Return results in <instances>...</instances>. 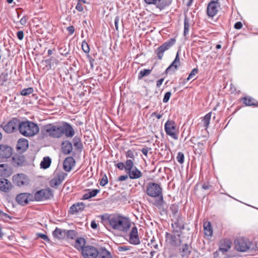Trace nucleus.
Here are the masks:
<instances>
[{
	"instance_id": "1",
	"label": "nucleus",
	"mask_w": 258,
	"mask_h": 258,
	"mask_svg": "<svg viewBox=\"0 0 258 258\" xmlns=\"http://www.w3.org/2000/svg\"><path fill=\"white\" fill-rule=\"evenodd\" d=\"M108 222L113 229L120 231H126L131 226L129 219L120 215L110 216Z\"/></svg>"
},
{
	"instance_id": "2",
	"label": "nucleus",
	"mask_w": 258,
	"mask_h": 258,
	"mask_svg": "<svg viewBox=\"0 0 258 258\" xmlns=\"http://www.w3.org/2000/svg\"><path fill=\"white\" fill-rule=\"evenodd\" d=\"M39 131L38 125L29 120L21 121L19 132L26 137H31L37 135Z\"/></svg>"
},
{
	"instance_id": "3",
	"label": "nucleus",
	"mask_w": 258,
	"mask_h": 258,
	"mask_svg": "<svg viewBox=\"0 0 258 258\" xmlns=\"http://www.w3.org/2000/svg\"><path fill=\"white\" fill-rule=\"evenodd\" d=\"M61 125L54 123H49L43 125L41 128V134L44 137L52 138H60L61 137Z\"/></svg>"
},
{
	"instance_id": "4",
	"label": "nucleus",
	"mask_w": 258,
	"mask_h": 258,
	"mask_svg": "<svg viewBox=\"0 0 258 258\" xmlns=\"http://www.w3.org/2000/svg\"><path fill=\"white\" fill-rule=\"evenodd\" d=\"M146 194L152 198H158L163 200L162 188L158 183L152 182L148 183L146 186Z\"/></svg>"
},
{
	"instance_id": "5",
	"label": "nucleus",
	"mask_w": 258,
	"mask_h": 258,
	"mask_svg": "<svg viewBox=\"0 0 258 258\" xmlns=\"http://www.w3.org/2000/svg\"><path fill=\"white\" fill-rule=\"evenodd\" d=\"M235 247L237 250L245 252L248 250H258V247L255 246L254 248V245L248 240L243 238H239L235 240Z\"/></svg>"
},
{
	"instance_id": "6",
	"label": "nucleus",
	"mask_w": 258,
	"mask_h": 258,
	"mask_svg": "<svg viewBox=\"0 0 258 258\" xmlns=\"http://www.w3.org/2000/svg\"><path fill=\"white\" fill-rule=\"evenodd\" d=\"M164 128L167 135L174 140L178 139L177 130L174 121L170 119L168 120L165 123Z\"/></svg>"
},
{
	"instance_id": "7",
	"label": "nucleus",
	"mask_w": 258,
	"mask_h": 258,
	"mask_svg": "<svg viewBox=\"0 0 258 258\" xmlns=\"http://www.w3.org/2000/svg\"><path fill=\"white\" fill-rule=\"evenodd\" d=\"M21 121L16 118H13L6 125L3 126V130L7 133H12L19 131Z\"/></svg>"
},
{
	"instance_id": "8",
	"label": "nucleus",
	"mask_w": 258,
	"mask_h": 258,
	"mask_svg": "<svg viewBox=\"0 0 258 258\" xmlns=\"http://www.w3.org/2000/svg\"><path fill=\"white\" fill-rule=\"evenodd\" d=\"M175 42L176 40L175 38H171L169 40L164 42L157 48L156 50V53L159 59H162L164 52L172 46L175 44Z\"/></svg>"
},
{
	"instance_id": "9",
	"label": "nucleus",
	"mask_w": 258,
	"mask_h": 258,
	"mask_svg": "<svg viewBox=\"0 0 258 258\" xmlns=\"http://www.w3.org/2000/svg\"><path fill=\"white\" fill-rule=\"evenodd\" d=\"M53 197L52 190L49 188H45L37 191L34 196V199L37 201H41L49 199Z\"/></svg>"
},
{
	"instance_id": "10",
	"label": "nucleus",
	"mask_w": 258,
	"mask_h": 258,
	"mask_svg": "<svg viewBox=\"0 0 258 258\" xmlns=\"http://www.w3.org/2000/svg\"><path fill=\"white\" fill-rule=\"evenodd\" d=\"M84 258H96L98 255V250L94 246L86 245L81 252Z\"/></svg>"
},
{
	"instance_id": "11",
	"label": "nucleus",
	"mask_w": 258,
	"mask_h": 258,
	"mask_svg": "<svg viewBox=\"0 0 258 258\" xmlns=\"http://www.w3.org/2000/svg\"><path fill=\"white\" fill-rule=\"evenodd\" d=\"M181 232H175L172 230V233L166 234V238L168 242L173 246H176L181 242L180 236Z\"/></svg>"
},
{
	"instance_id": "12",
	"label": "nucleus",
	"mask_w": 258,
	"mask_h": 258,
	"mask_svg": "<svg viewBox=\"0 0 258 258\" xmlns=\"http://www.w3.org/2000/svg\"><path fill=\"white\" fill-rule=\"evenodd\" d=\"M13 180L14 183L19 186L27 185L29 183L28 177L23 173H19L14 175Z\"/></svg>"
},
{
	"instance_id": "13",
	"label": "nucleus",
	"mask_w": 258,
	"mask_h": 258,
	"mask_svg": "<svg viewBox=\"0 0 258 258\" xmlns=\"http://www.w3.org/2000/svg\"><path fill=\"white\" fill-rule=\"evenodd\" d=\"M220 9V4L218 0L211 1L208 5L207 9V15L210 17L215 16Z\"/></svg>"
},
{
	"instance_id": "14",
	"label": "nucleus",
	"mask_w": 258,
	"mask_h": 258,
	"mask_svg": "<svg viewBox=\"0 0 258 258\" xmlns=\"http://www.w3.org/2000/svg\"><path fill=\"white\" fill-rule=\"evenodd\" d=\"M172 227L173 231L181 232V230L184 229V223L182 217L180 216H177L174 217L172 219Z\"/></svg>"
},
{
	"instance_id": "15",
	"label": "nucleus",
	"mask_w": 258,
	"mask_h": 258,
	"mask_svg": "<svg viewBox=\"0 0 258 258\" xmlns=\"http://www.w3.org/2000/svg\"><path fill=\"white\" fill-rule=\"evenodd\" d=\"M12 148L7 145H0V158L8 159L12 155Z\"/></svg>"
},
{
	"instance_id": "16",
	"label": "nucleus",
	"mask_w": 258,
	"mask_h": 258,
	"mask_svg": "<svg viewBox=\"0 0 258 258\" xmlns=\"http://www.w3.org/2000/svg\"><path fill=\"white\" fill-rule=\"evenodd\" d=\"M16 201L19 204L25 205L33 201V196L29 193H21L17 196Z\"/></svg>"
},
{
	"instance_id": "17",
	"label": "nucleus",
	"mask_w": 258,
	"mask_h": 258,
	"mask_svg": "<svg viewBox=\"0 0 258 258\" xmlns=\"http://www.w3.org/2000/svg\"><path fill=\"white\" fill-rule=\"evenodd\" d=\"M61 137L63 134L68 138L73 137L75 134V131L71 125L67 122H63L61 125Z\"/></svg>"
},
{
	"instance_id": "18",
	"label": "nucleus",
	"mask_w": 258,
	"mask_h": 258,
	"mask_svg": "<svg viewBox=\"0 0 258 258\" xmlns=\"http://www.w3.org/2000/svg\"><path fill=\"white\" fill-rule=\"evenodd\" d=\"M128 241L131 244L134 245H138L140 243L138 229L136 227L132 228L130 233Z\"/></svg>"
},
{
	"instance_id": "19",
	"label": "nucleus",
	"mask_w": 258,
	"mask_h": 258,
	"mask_svg": "<svg viewBox=\"0 0 258 258\" xmlns=\"http://www.w3.org/2000/svg\"><path fill=\"white\" fill-rule=\"evenodd\" d=\"M66 175L67 174L64 173L57 174L54 178L50 180V185L52 187H56L64 179Z\"/></svg>"
},
{
	"instance_id": "20",
	"label": "nucleus",
	"mask_w": 258,
	"mask_h": 258,
	"mask_svg": "<svg viewBox=\"0 0 258 258\" xmlns=\"http://www.w3.org/2000/svg\"><path fill=\"white\" fill-rule=\"evenodd\" d=\"M75 160L72 157H68L63 161V169L67 172L70 171L75 166Z\"/></svg>"
},
{
	"instance_id": "21",
	"label": "nucleus",
	"mask_w": 258,
	"mask_h": 258,
	"mask_svg": "<svg viewBox=\"0 0 258 258\" xmlns=\"http://www.w3.org/2000/svg\"><path fill=\"white\" fill-rule=\"evenodd\" d=\"M180 65V59L178 52H177L175 58L172 63L167 68L166 70L167 73H169L171 71L174 72Z\"/></svg>"
},
{
	"instance_id": "22",
	"label": "nucleus",
	"mask_w": 258,
	"mask_h": 258,
	"mask_svg": "<svg viewBox=\"0 0 258 258\" xmlns=\"http://www.w3.org/2000/svg\"><path fill=\"white\" fill-rule=\"evenodd\" d=\"M12 186L11 183L5 178H0V190L4 192H8Z\"/></svg>"
},
{
	"instance_id": "23",
	"label": "nucleus",
	"mask_w": 258,
	"mask_h": 258,
	"mask_svg": "<svg viewBox=\"0 0 258 258\" xmlns=\"http://www.w3.org/2000/svg\"><path fill=\"white\" fill-rule=\"evenodd\" d=\"M231 246V241L228 239H222L220 242L219 249L222 252L229 250Z\"/></svg>"
},
{
	"instance_id": "24",
	"label": "nucleus",
	"mask_w": 258,
	"mask_h": 258,
	"mask_svg": "<svg viewBox=\"0 0 258 258\" xmlns=\"http://www.w3.org/2000/svg\"><path fill=\"white\" fill-rule=\"evenodd\" d=\"M127 173L132 179H139L142 176V173L136 167L127 172Z\"/></svg>"
},
{
	"instance_id": "25",
	"label": "nucleus",
	"mask_w": 258,
	"mask_h": 258,
	"mask_svg": "<svg viewBox=\"0 0 258 258\" xmlns=\"http://www.w3.org/2000/svg\"><path fill=\"white\" fill-rule=\"evenodd\" d=\"M61 150L62 152L66 155L70 154L73 150L72 143L69 141L63 142L62 143Z\"/></svg>"
},
{
	"instance_id": "26",
	"label": "nucleus",
	"mask_w": 258,
	"mask_h": 258,
	"mask_svg": "<svg viewBox=\"0 0 258 258\" xmlns=\"http://www.w3.org/2000/svg\"><path fill=\"white\" fill-rule=\"evenodd\" d=\"M66 230L62 229L56 228L55 230L53 232V235L54 237L58 239H64L66 238Z\"/></svg>"
},
{
	"instance_id": "27",
	"label": "nucleus",
	"mask_w": 258,
	"mask_h": 258,
	"mask_svg": "<svg viewBox=\"0 0 258 258\" xmlns=\"http://www.w3.org/2000/svg\"><path fill=\"white\" fill-rule=\"evenodd\" d=\"M28 147V141L25 139H20L18 140L17 148L22 151L26 150Z\"/></svg>"
},
{
	"instance_id": "28",
	"label": "nucleus",
	"mask_w": 258,
	"mask_h": 258,
	"mask_svg": "<svg viewBox=\"0 0 258 258\" xmlns=\"http://www.w3.org/2000/svg\"><path fill=\"white\" fill-rule=\"evenodd\" d=\"M191 250V246L187 244H185L182 245L180 250V254L182 257H187L190 253Z\"/></svg>"
},
{
	"instance_id": "29",
	"label": "nucleus",
	"mask_w": 258,
	"mask_h": 258,
	"mask_svg": "<svg viewBox=\"0 0 258 258\" xmlns=\"http://www.w3.org/2000/svg\"><path fill=\"white\" fill-rule=\"evenodd\" d=\"M85 207V206L83 203H79L72 206L70 209L72 213L74 214L82 211L84 209Z\"/></svg>"
},
{
	"instance_id": "30",
	"label": "nucleus",
	"mask_w": 258,
	"mask_h": 258,
	"mask_svg": "<svg viewBox=\"0 0 258 258\" xmlns=\"http://www.w3.org/2000/svg\"><path fill=\"white\" fill-rule=\"evenodd\" d=\"M204 234L207 236L211 237L213 235V229L210 222H207L204 224Z\"/></svg>"
},
{
	"instance_id": "31",
	"label": "nucleus",
	"mask_w": 258,
	"mask_h": 258,
	"mask_svg": "<svg viewBox=\"0 0 258 258\" xmlns=\"http://www.w3.org/2000/svg\"><path fill=\"white\" fill-rule=\"evenodd\" d=\"M171 3V0H157L155 5L160 10L163 9Z\"/></svg>"
},
{
	"instance_id": "32",
	"label": "nucleus",
	"mask_w": 258,
	"mask_h": 258,
	"mask_svg": "<svg viewBox=\"0 0 258 258\" xmlns=\"http://www.w3.org/2000/svg\"><path fill=\"white\" fill-rule=\"evenodd\" d=\"M85 240L84 238L80 237L76 239L75 247L78 250H81V252L82 251L83 248L85 247Z\"/></svg>"
},
{
	"instance_id": "33",
	"label": "nucleus",
	"mask_w": 258,
	"mask_h": 258,
	"mask_svg": "<svg viewBox=\"0 0 258 258\" xmlns=\"http://www.w3.org/2000/svg\"><path fill=\"white\" fill-rule=\"evenodd\" d=\"M98 258H112L110 253L104 248H101L98 250Z\"/></svg>"
},
{
	"instance_id": "34",
	"label": "nucleus",
	"mask_w": 258,
	"mask_h": 258,
	"mask_svg": "<svg viewBox=\"0 0 258 258\" xmlns=\"http://www.w3.org/2000/svg\"><path fill=\"white\" fill-rule=\"evenodd\" d=\"M100 191V190L97 189L89 190L83 196V200H88L90 198L95 197L97 194Z\"/></svg>"
},
{
	"instance_id": "35",
	"label": "nucleus",
	"mask_w": 258,
	"mask_h": 258,
	"mask_svg": "<svg viewBox=\"0 0 258 258\" xmlns=\"http://www.w3.org/2000/svg\"><path fill=\"white\" fill-rule=\"evenodd\" d=\"M51 162V159L49 157H44L40 163L41 167L43 169H46L50 166Z\"/></svg>"
},
{
	"instance_id": "36",
	"label": "nucleus",
	"mask_w": 258,
	"mask_h": 258,
	"mask_svg": "<svg viewBox=\"0 0 258 258\" xmlns=\"http://www.w3.org/2000/svg\"><path fill=\"white\" fill-rule=\"evenodd\" d=\"M244 103L247 106L256 105L255 100L250 97H244L243 98Z\"/></svg>"
},
{
	"instance_id": "37",
	"label": "nucleus",
	"mask_w": 258,
	"mask_h": 258,
	"mask_svg": "<svg viewBox=\"0 0 258 258\" xmlns=\"http://www.w3.org/2000/svg\"><path fill=\"white\" fill-rule=\"evenodd\" d=\"M211 112L207 113L204 117L203 119L202 120V122L203 123L204 126L207 128L208 127V125L210 123V121L211 118Z\"/></svg>"
},
{
	"instance_id": "38",
	"label": "nucleus",
	"mask_w": 258,
	"mask_h": 258,
	"mask_svg": "<svg viewBox=\"0 0 258 258\" xmlns=\"http://www.w3.org/2000/svg\"><path fill=\"white\" fill-rule=\"evenodd\" d=\"M189 21L188 19L185 16L184 21V35L186 36L188 34L189 30Z\"/></svg>"
},
{
	"instance_id": "39",
	"label": "nucleus",
	"mask_w": 258,
	"mask_h": 258,
	"mask_svg": "<svg viewBox=\"0 0 258 258\" xmlns=\"http://www.w3.org/2000/svg\"><path fill=\"white\" fill-rule=\"evenodd\" d=\"M125 172L127 173L131 170L136 167L134 166V164L133 161L131 159H128L125 162Z\"/></svg>"
},
{
	"instance_id": "40",
	"label": "nucleus",
	"mask_w": 258,
	"mask_h": 258,
	"mask_svg": "<svg viewBox=\"0 0 258 258\" xmlns=\"http://www.w3.org/2000/svg\"><path fill=\"white\" fill-rule=\"evenodd\" d=\"M151 72V70L144 69L141 70L139 74L138 78L139 79H141L143 77L148 76Z\"/></svg>"
},
{
	"instance_id": "41",
	"label": "nucleus",
	"mask_w": 258,
	"mask_h": 258,
	"mask_svg": "<svg viewBox=\"0 0 258 258\" xmlns=\"http://www.w3.org/2000/svg\"><path fill=\"white\" fill-rule=\"evenodd\" d=\"M33 92V89L31 87L23 89L21 92V94L23 96H27L32 94Z\"/></svg>"
},
{
	"instance_id": "42",
	"label": "nucleus",
	"mask_w": 258,
	"mask_h": 258,
	"mask_svg": "<svg viewBox=\"0 0 258 258\" xmlns=\"http://www.w3.org/2000/svg\"><path fill=\"white\" fill-rule=\"evenodd\" d=\"M66 238L68 239H74L76 235V233L75 230H66Z\"/></svg>"
},
{
	"instance_id": "43",
	"label": "nucleus",
	"mask_w": 258,
	"mask_h": 258,
	"mask_svg": "<svg viewBox=\"0 0 258 258\" xmlns=\"http://www.w3.org/2000/svg\"><path fill=\"white\" fill-rule=\"evenodd\" d=\"M7 165L1 164L0 165V176H6L8 174V171L6 168Z\"/></svg>"
},
{
	"instance_id": "44",
	"label": "nucleus",
	"mask_w": 258,
	"mask_h": 258,
	"mask_svg": "<svg viewBox=\"0 0 258 258\" xmlns=\"http://www.w3.org/2000/svg\"><path fill=\"white\" fill-rule=\"evenodd\" d=\"M178 162L182 164L184 161V155L182 152H178L176 157Z\"/></svg>"
},
{
	"instance_id": "45",
	"label": "nucleus",
	"mask_w": 258,
	"mask_h": 258,
	"mask_svg": "<svg viewBox=\"0 0 258 258\" xmlns=\"http://www.w3.org/2000/svg\"><path fill=\"white\" fill-rule=\"evenodd\" d=\"M82 48L84 52L87 53L90 51V47L88 43L85 41H83L82 43Z\"/></svg>"
},
{
	"instance_id": "46",
	"label": "nucleus",
	"mask_w": 258,
	"mask_h": 258,
	"mask_svg": "<svg viewBox=\"0 0 258 258\" xmlns=\"http://www.w3.org/2000/svg\"><path fill=\"white\" fill-rule=\"evenodd\" d=\"M198 70L197 69H194L191 71L190 74H189L188 77L187 78V80L189 81L192 79H193V80H194L195 79H194V78L195 77L196 75L198 73Z\"/></svg>"
},
{
	"instance_id": "47",
	"label": "nucleus",
	"mask_w": 258,
	"mask_h": 258,
	"mask_svg": "<svg viewBox=\"0 0 258 258\" xmlns=\"http://www.w3.org/2000/svg\"><path fill=\"white\" fill-rule=\"evenodd\" d=\"M171 93L170 92H166L164 95V98L163 99V102L164 103H167L169 101V100L171 97Z\"/></svg>"
},
{
	"instance_id": "48",
	"label": "nucleus",
	"mask_w": 258,
	"mask_h": 258,
	"mask_svg": "<svg viewBox=\"0 0 258 258\" xmlns=\"http://www.w3.org/2000/svg\"><path fill=\"white\" fill-rule=\"evenodd\" d=\"M108 183V179H107V177L106 176V175H104L102 178L100 180V184L102 186H105L106 184H107V183Z\"/></svg>"
},
{
	"instance_id": "49",
	"label": "nucleus",
	"mask_w": 258,
	"mask_h": 258,
	"mask_svg": "<svg viewBox=\"0 0 258 258\" xmlns=\"http://www.w3.org/2000/svg\"><path fill=\"white\" fill-rule=\"evenodd\" d=\"M126 156L127 158H130L131 159L135 158V155L134 152L132 150H128L126 153Z\"/></svg>"
},
{
	"instance_id": "50",
	"label": "nucleus",
	"mask_w": 258,
	"mask_h": 258,
	"mask_svg": "<svg viewBox=\"0 0 258 258\" xmlns=\"http://www.w3.org/2000/svg\"><path fill=\"white\" fill-rule=\"evenodd\" d=\"M172 211V213L173 214V218L176 217L177 216H180L179 215L177 214L178 213V208L176 206H173L171 208Z\"/></svg>"
},
{
	"instance_id": "51",
	"label": "nucleus",
	"mask_w": 258,
	"mask_h": 258,
	"mask_svg": "<svg viewBox=\"0 0 258 258\" xmlns=\"http://www.w3.org/2000/svg\"><path fill=\"white\" fill-rule=\"evenodd\" d=\"M51 58L46 59L44 61H43V62H44L46 63V67L48 68V69H50L51 68Z\"/></svg>"
},
{
	"instance_id": "52",
	"label": "nucleus",
	"mask_w": 258,
	"mask_h": 258,
	"mask_svg": "<svg viewBox=\"0 0 258 258\" xmlns=\"http://www.w3.org/2000/svg\"><path fill=\"white\" fill-rule=\"evenodd\" d=\"M37 236L38 237H40L43 239H44V240L46 241H49V239L48 237V236L44 234H43V233H38L37 234Z\"/></svg>"
},
{
	"instance_id": "53",
	"label": "nucleus",
	"mask_w": 258,
	"mask_h": 258,
	"mask_svg": "<svg viewBox=\"0 0 258 258\" xmlns=\"http://www.w3.org/2000/svg\"><path fill=\"white\" fill-rule=\"evenodd\" d=\"M116 166L120 170H125V165L123 162H119L116 164Z\"/></svg>"
},
{
	"instance_id": "54",
	"label": "nucleus",
	"mask_w": 258,
	"mask_h": 258,
	"mask_svg": "<svg viewBox=\"0 0 258 258\" xmlns=\"http://www.w3.org/2000/svg\"><path fill=\"white\" fill-rule=\"evenodd\" d=\"M76 140H78V142H74V145L75 147L79 148L81 146V143L79 138H77L76 137H75L74 139V141H75Z\"/></svg>"
},
{
	"instance_id": "55",
	"label": "nucleus",
	"mask_w": 258,
	"mask_h": 258,
	"mask_svg": "<svg viewBox=\"0 0 258 258\" xmlns=\"http://www.w3.org/2000/svg\"><path fill=\"white\" fill-rule=\"evenodd\" d=\"M9 215L0 210V219H4L9 218Z\"/></svg>"
},
{
	"instance_id": "56",
	"label": "nucleus",
	"mask_w": 258,
	"mask_h": 258,
	"mask_svg": "<svg viewBox=\"0 0 258 258\" xmlns=\"http://www.w3.org/2000/svg\"><path fill=\"white\" fill-rule=\"evenodd\" d=\"M151 148H143L141 151L142 152V153L145 155L146 156V157L148 156V153L149 152V151L150 150H151Z\"/></svg>"
},
{
	"instance_id": "57",
	"label": "nucleus",
	"mask_w": 258,
	"mask_h": 258,
	"mask_svg": "<svg viewBox=\"0 0 258 258\" xmlns=\"http://www.w3.org/2000/svg\"><path fill=\"white\" fill-rule=\"evenodd\" d=\"M119 22V17L118 16H116L114 20V24L115 29L117 31H118V23Z\"/></svg>"
},
{
	"instance_id": "58",
	"label": "nucleus",
	"mask_w": 258,
	"mask_h": 258,
	"mask_svg": "<svg viewBox=\"0 0 258 258\" xmlns=\"http://www.w3.org/2000/svg\"><path fill=\"white\" fill-rule=\"evenodd\" d=\"M118 249L119 251H125L130 250V247L128 246H119Z\"/></svg>"
},
{
	"instance_id": "59",
	"label": "nucleus",
	"mask_w": 258,
	"mask_h": 258,
	"mask_svg": "<svg viewBox=\"0 0 258 258\" xmlns=\"http://www.w3.org/2000/svg\"><path fill=\"white\" fill-rule=\"evenodd\" d=\"M17 37L19 40H22L24 38V33L22 31H19L17 33Z\"/></svg>"
},
{
	"instance_id": "60",
	"label": "nucleus",
	"mask_w": 258,
	"mask_h": 258,
	"mask_svg": "<svg viewBox=\"0 0 258 258\" xmlns=\"http://www.w3.org/2000/svg\"><path fill=\"white\" fill-rule=\"evenodd\" d=\"M242 27V24L241 22H237L234 25V28L236 29H240Z\"/></svg>"
},
{
	"instance_id": "61",
	"label": "nucleus",
	"mask_w": 258,
	"mask_h": 258,
	"mask_svg": "<svg viewBox=\"0 0 258 258\" xmlns=\"http://www.w3.org/2000/svg\"><path fill=\"white\" fill-rule=\"evenodd\" d=\"M67 29L68 31L70 33V34H73L74 33L75 28L73 26L67 27Z\"/></svg>"
},
{
	"instance_id": "62",
	"label": "nucleus",
	"mask_w": 258,
	"mask_h": 258,
	"mask_svg": "<svg viewBox=\"0 0 258 258\" xmlns=\"http://www.w3.org/2000/svg\"><path fill=\"white\" fill-rule=\"evenodd\" d=\"M128 176V175H121L118 177V180L120 181H124L127 179Z\"/></svg>"
},
{
	"instance_id": "63",
	"label": "nucleus",
	"mask_w": 258,
	"mask_h": 258,
	"mask_svg": "<svg viewBox=\"0 0 258 258\" xmlns=\"http://www.w3.org/2000/svg\"><path fill=\"white\" fill-rule=\"evenodd\" d=\"M27 19L26 17L24 16L21 19V20L20 21V23H21V25H25L27 23Z\"/></svg>"
},
{
	"instance_id": "64",
	"label": "nucleus",
	"mask_w": 258,
	"mask_h": 258,
	"mask_svg": "<svg viewBox=\"0 0 258 258\" xmlns=\"http://www.w3.org/2000/svg\"><path fill=\"white\" fill-rule=\"evenodd\" d=\"M76 9L79 12H82L83 11V6L82 5H81V4L80 3H78L76 7Z\"/></svg>"
}]
</instances>
